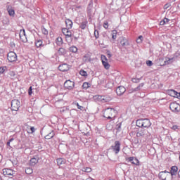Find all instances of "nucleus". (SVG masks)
Here are the masks:
<instances>
[{"mask_svg":"<svg viewBox=\"0 0 180 180\" xmlns=\"http://www.w3.org/2000/svg\"><path fill=\"white\" fill-rule=\"evenodd\" d=\"M43 34H49V31L46 28H42Z\"/></svg>","mask_w":180,"mask_h":180,"instance_id":"nucleus-46","label":"nucleus"},{"mask_svg":"<svg viewBox=\"0 0 180 180\" xmlns=\"http://www.w3.org/2000/svg\"><path fill=\"white\" fill-rule=\"evenodd\" d=\"M103 26L104 29H108L109 27V23L107 21H105V22H104Z\"/></svg>","mask_w":180,"mask_h":180,"instance_id":"nucleus-41","label":"nucleus"},{"mask_svg":"<svg viewBox=\"0 0 180 180\" xmlns=\"http://www.w3.org/2000/svg\"><path fill=\"white\" fill-rule=\"evenodd\" d=\"M9 143H12V141H13V138H11V139H9Z\"/></svg>","mask_w":180,"mask_h":180,"instance_id":"nucleus-56","label":"nucleus"},{"mask_svg":"<svg viewBox=\"0 0 180 180\" xmlns=\"http://www.w3.org/2000/svg\"><path fill=\"white\" fill-rule=\"evenodd\" d=\"M64 86L65 89L72 91V89H74V86H75V83L71 80H66L64 83Z\"/></svg>","mask_w":180,"mask_h":180,"instance_id":"nucleus-7","label":"nucleus"},{"mask_svg":"<svg viewBox=\"0 0 180 180\" xmlns=\"http://www.w3.org/2000/svg\"><path fill=\"white\" fill-rule=\"evenodd\" d=\"M62 32L63 33V34H65V36L66 37V39L72 37V34H71V32H70L68 28L62 29Z\"/></svg>","mask_w":180,"mask_h":180,"instance_id":"nucleus-18","label":"nucleus"},{"mask_svg":"<svg viewBox=\"0 0 180 180\" xmlns=\"http://www.w3.org/2000/svg\"><path fill=\"white\" fill-rule=\"evenodd\" d=\"M169 109L172 112H174V113H178V112H180V105L176 103V102L172 103L169 105Z\"/></svg>","mask_w":180,"mask_h":180,"instance_id":"nucleus-5","label":"nucleus"},{"mask_svg":"<svg viewBox=\"0 0 180 180\" xmlns=\"http://www.w3.org/2000/svg\"><path fill=\"white\" fill-rule=\"evenodd\" d=\"M171 61V59H169L168 60H165V64L161 65H167V64H169V62Z\"/></svg>","mask_w":180,"mask_h":180,"instance_id":"nucleus-49","label":"nucleus"},{"mask_svg":"<svg viewBox=\"0 0 180 180\" xmlns=\"http://www.w3.org/2000/svg\"><path fill=\"white\" fill-rule=\"evenodd\" d=\"M140 40H141L143 41V36H139V38Z\"/></svg>","mask_w":180,"mask_h":180,"instance_id":"nucleus-54","label":"nucleus"},{"mask_svg":"<svg viewBox=\"0 0 180 180\" xmlns=\"http://www.w3.org/2000/svg\"><path fill=\"white\" fill-rule=\"evenodd\" d=\"M19 108H20V101H19V100H16V99L12 100L11 110L18 112V110H19Z\"/></svg>","mask_w":180,"mask_h":180,"instance_id":"nucleus-4","label":"nucleus"},{"mask_svg":"<svg viewBox=\"0 0 180 180\" xmlns=\"http://www.w3.org/2000/svg\"><path fill=\"white\" fill-rule=\"evenodd\" d=\"M77 39H78V38H77V37H75V39L77 40Z\"/></svg>","mask_w":180,"mask_h":180,"instance_id":"nucleus-60","label":"nucleus"},{"mask_svg":"<svg viewBox=\"0 0 180 180\" xmlns=\"http://www.w3.org/2000/svg\"><path fill=\"white\" fill-rule=\"evenodd\" d=\"M107 56L108 58H110V57H112V55L110 54V53H107Z\"/></svg>","mask_w":180,"mask_h":180,"instance_id":"nucleus-53","label":"nucleus"},{"mask_svg":"<svg viewBox=\"0 0 180 180\" xmlns=\"http://www.w3.org/2000/svg\"><path fill=\"white\" fill-rule=\"evenodd\" d=\"M148 133V131H147L146 129H142L136 133V137H146Z\"/></svg>","mask_w":180,"mask_h":180,"instance_id":"nucleus-14","label":"nucleus"},{"mask_svg":"<svg viewBox=\"0 0 180 180\" xmlns=\"http://www.w3.org/2000/svg\"><path fill=\"white\" fill-rule=\"evenodd\" d=\"M77 108H78V109H81V108H82V106L77 104Z\"/></svg>","mask_w":180,"mask_h":180,"instance_id":"nucleus-57","label":"nucleus"},{"mask_svg":"<svg viewBox=\"0 0 180 180\" xmlns=\"http://www.w3.org/2000/svg\"><path fill=\"white\" fill-rule=\"evenodd\" d=\"M170 92H171V95H172L173 96H176V98L180 99V96L175 94V92H177V91H175L174 90H171Z\"/></svg>","mask_w":180,"mask_h":180,"instance_id":"nucleus-36","label":"nucleus"},{"mask_svg":"<svg viewBox=\"0 0 180 180\" xmlns=\"http://www.w3.org/2000/svg\"><path fill=\"white\" fill-rule=\"evenodd\" d=\"M136 126L138 127H143L145 129H148L151 126V122L150 120L146 119H139L136 120Z\"/></svg>","mask_w":180,"mask_h":180,"instance_id":"nucleus-2","label":"nucleus"},{"mask_svg":"<svg viewBox=\"0 0 180 180\" xmlns=\"http://www.w3.org/2000/svg\"><path fill=\"white\" fill-rule=\"evenodd\" d=\"M94 99H97V101H100V102H108L109 99H108V97L105 96H94Z\"/></svg>","mask_w":180,"mask_h":180,"instance_id":"nucleus-15","label":"nucleus"},{"mask_svg":"<svg viewBox=\"0 0 180 180\" xmlns=\"http://www.w3.org/2000/svg\"><path fill=\"white\" fill-rule=\"evenodd\" d=\"M117 34V31L113 30V31H112V38L114 40L116 39Z\"/></svg>","mask_w":180,"mask_h":180,"instance_id":"nucleus-38","label":"nucleus"},{"mask_svg":"<svg viewBox=\"0 0 180 180\" xmlns=\"http://www.w3.org/2000/svg\"><path fill=\"white\" fill-rule=\"evenodd\" d=\"M7 58L10 63L17 61L18 56L13 51H11L7 55Z\"/></svg>","mask_w":180,"mask_h":180,"instance_id":"nucleus-6","label":"nucleus"},{"mask_svg":"<svg viewBox=\"0 0 180 180\" xmlns=\"http://www.w3.org/2000/svg\"><path fill=\"white\" fill-rule=\"evenodd\" d=\"M20 39L23 43H26V41H27V37H26V34L20 37Z\"/></svg>","mask_w":180,"mask_h":180,"instance_id":"nucleus-34","label":"nucleus"},{"mask_svg":"<svg viewBox=\"0 0 180 180\" xmlns=\"http://www.w3.org/2000/svg\"><path fill=\"white\" fill-rule=\"evenodd\" d=\"M0 180H2V179L0 177Z\"/></svg>","mask_w":180,"mask_h":180,"instance_id":"nucleus-61","label":"nucleus"},{"mask_svg":"<svg viewBox=\"0 0 180 180\" xmlns=\"http://www.w3.org/2000/svg\"><path fill=\"white\" fill-rule=\"evenodd\" d=\"M169 6H171V4L167 3L164 6V9H168V8H169Z\"/></svg>","mask_w":180,"mask_h":180,"instance_id":"nucleus-48","label":"nucleus"},{"mask_svg":"<svg viewBox=\"0 0 180 180\" xmlns=\"http://www.w3.org/2000/svg\"><path fill=\"white\" fill-rule=\"evenodd\" d=\"M2 161V155L0 154V162Z\"/></svg>","mask_w":180,"mask_h":180,"instance_id":"nucleus-58","label":"nucleus"},{"mask_svg":"<svg viewBox=\"0 0 180 180\" xmlns=\"http://www.w3.org/2000/svg\"><path fill=\"white\" fill-rule=\"evenodd\" d=\"M70 51H71L72 53H77L78 51V48L72 46L70 48Z\"/></svg>","mask_w":180,"mask_h":180,"instance_id":"nucleus-33","label":"nucleus"},{"mask_svg":"<svg viewBox=\"0 0 180 180\" xmlns=\"http://www.w3.org/2000/svg\"><path fill=\"white\" fill-rule=\"evenodd\" d=\"M111 148L115 154H119V152L120 151V142L119 141H115V145L112 146Z\"/></svg>","mask_w":180,"mask_h":180,"instance_id":"nucleus-9","label":"nucleus"},{"mask_svg":"<svg viewBox=\"0 0 180 180\" xmlns=\"http://www.w3.org/2000/svg\"><path fill=\"white\" fill-rule=\"evenodd\" d=\"M55 134H55L54 131H51V132H50L49 134L45 136L46 140H50V139H53L54 137Z\"/></svg>","mask_w":180,"mask_h":180,"instance_id":"nucleus-21","label":"nucleus"},{"mask_svg":"<svg viewBox=\"0 0 180 180\" xmlns=\"http://www.w3.org/2000/svg\"><path fill=\"white\" fill-rule=\"evenodd\" d=\"M102 63L105 70H109V68H110V65H109V63L103 61L102 62Z\"/></svg>","mask_w":180,"mask_h":180,"instance_id":"nucleus-31","label":"nucleus"},{"mask_svg":"<svg viewBox=\"0 0 180 180\" xmlns=\"http://www.w3.org/2000/svg\"><path fill=\"white\" fill-rule=\"evenodd\" d=\"M126 92V88L123 86H120L116 89V94L118 95V96H122L123 94Z\"/></svg>","mask_w":180,"mask_h":180,"instance_id":"nucleus-11","label":"nucleus"},{"mask_svg":"<svg viewBox=\"0 0 180 180\" xmlns=\"http://www.w3.org/2000/svg\"><path fill=\"white\" fill-rule=\"evenodd\" d=\"M82 88L83 89H88V88H91V84L84 82L83 83Z\"/></svg>","mask_w":180,"mask_h":180,"instance_id":"nucleus-30","label":"nucleus"},{"mask_svg":"<svg viewBox=\"0 0 180 180\" xmlns=\"http://www.w3.org/2000/svg\"><path fill=\"white\" fill-rule=\"evenodd\" d=\"M146 64L148 67H151V65H153V62L151 60H147Z\"/></svg>","mask_w":180,"mask_h":180,"instance_id":"nucleus-47","label":"nucleus"},{"mask_svg":"<svg viewBox=\"0 0 180 180\" xmlns=\"http://www.w3.org/2000/svg\"><path fill=\"white\" fill-rule=\"evenodd\" d=\"M58 70L59 71H62L63 72L68 71V70H70V65H68V64L67 63H63L58 66Z\"/></svg>","mask_w":180,"mask_h":180,"instance_id":"nucleus-13","label":"nucleus"},{"mask_svg":"<svg viewBox=\"0 0 180 180\" xmlns=\"http://www.w3.org/2000/svg\"><path fill=\"white\" fill-rule=\"evenodd\" d=\"M32 86L30 87L29 90H28V94L29 95H32Z\"/></svg>","mask_w":180,"mask_h":180,"instance_id":"nucleus-50","label":"nucleus"},{"mask_svg":"<svg viewBox=\"0 0 180 180\" xmlns=\"http://www.w3.org/2000/svg\"><path fill=\"white\" fill-rule=\"evenodd\" d=\"M56 44H58V46H61V44H63V38L58 37L56 39Z\"/></svg>","mask_w":180,"mask_h":180,"instance_id":"nucleus-32","label":"nucleus"},{"mask_svg":"<svg viewBox=\"0 0 180 180\" xmlns=\"http://www.w3.org/2000/svg\"><path fill=\"white\" fill-rule=\"evenodd\" d=\"M7 146H8V147H11V142H9V141L7 142Z\"/></svg>","mask_w":180,"mask_h":180,"instance_id":"nucleus-55","label":"nucleus"},{"mask_svg":"<svg viewBox=\"0 0 180 180\" xmlns=\"http://www.w3.org/2000/svg\"><path fill=\"white\" fill-rule=\"evenodd\" d=\"M101 60H102V63H103V61L105 63H107L108 58H106V56L105 55H101Z\"/></svg>","mask_w":180,"mask_h":180,"instance_id":"nucleus-39","label":"nucleus"},{"mask_svg":"<svg viewBox=\"0 0 180 180\" xmlns=\"http://www.w3.org/2000/svg\"><path fill=\"white\" fill-rule=\"evenodd\" d=\"M169 22V20L168 18H164L160 22V26H164L165 23H168Z\"/></svg>","mask_w":180,"mask_h":180,"instance_id":"nucleus-27","label":"nucleus"},{"mask_svg":"<svg viewBox=\"0 0 180 180\" xmlns=\"http://www.w3.org/2000/svg\"><path fill=\"white\" fill-rule=\"evenodd\" d=\"M25 174H27V175H32V174H33V169L27 167L25 169Z\"/></svg>","mask_w":180,"mask_h":180,"instance_id":"nucleus-26","label":"nucleus"},{"mask_svg":"<svg viewBox=\"0 0 180 180\" xmlns=\"http://www.w3.org/2000/svg\"><path fill=\"white\" fill-rule=\"evenodd\" d=\"M57 164L58 165H63V164H65V159L62 158L57 159Z\"/></svg>","mask_w":180,"mask_h":180,"instance_id":"nucleus-23","label":"nucleus"},{"mask_svg":"<svg viewBox=\"0 0 180 180\" xmlns=\"http://www.w3.org/2000/svg\"><path fill=\"white\" fill-rule=\"evenodd\" d=\"M177 172H178V167L172 166V168H171V172H170V174L172 175V176L176 175Z\"/></svg>","mask_w":180,"mask_h":180,"instance_id":"nucleus-19","label":"nucleus"},{"mask_svg":"<svg viewBox=\"0 0 180 180\" xmlns=\"http://www.w3.org/2000/svg\"><path fill=\"white\" fill-rule=\"evenodd\" d=\"M159 179H160L161 180H171L172 179L171 173L167 170L163 171V172H160L159 173Z\"/></svg>","mask_w":180,"mask_h":180,"instance_id":"nucleus-3","label":"nucleus"},{"mask_svg":"<svg viewBox=\"0 0 180 180\" xmlns=\"http://www.w3.org/2000/svg\"><path fill=\"white\" fill-rule=\"evenodd\" d=\"M3 174L4 176H12L15 174V172L11 169H4Z\"/></svg>","mask_w":180,"mask_h":180,"instance_id":"nucleus-12","label":"nucleus"},{"mask_svg":"<svg viewBox=\"0 0 180 180\" xmlns=\"http://www.w3.org/2000/svg\"><path fill=\"white\" fill-rule=\"evenodd\" d=\"M65 23L68 29H71V27H72V21H71L70 20H66Z\"/></svg>","mask_w":180,"mask_h":180,"instance_id":"nucleus-25","label":"nucleus"},{"mask_svg":"<svg viewBox=\"0 0 180 180\" xmlns=\"http://www.w3.org/2000/svg\"><path fill=\"white\" fill-rule=\"evenodd\" d=\"M30 132H28L30 133V134H33V133H34V131H36V129H34V127H30Z\"/></svg>","mask_w":180,"mask_h":180,"instance_id":"nucleus-43","label":"nucleus"},{"mask_svg":"<svg viewBox=\"0 0 180 180\" xmlns=\"http://www.w3.org/2000/svg\"><path fill=\"white\" fill-rule=\"evenodd\" d=\"M126 161H128V162H131V164H132L133 165H140V161L139 160V159H137V158L135 157L126 158Z\"/></svg>","mask_w":180,"mask_h":180,"instance_id":"nucleus-8","label":"nucleus"},{"mask_svg":"<svg viewBox=\"0 0 180 180\" xmlns=\"http://www.w3.org/2000/svg\"><path fill=\"white\" fill-rule=\"evenodd\" d=\"M10 75H11V77H15V75H16L15 74V72L12 71L10 72Z\"/></svg>","mask_w":180,"mask_h":180,"instance_id":"nucleus-51","label":"nucleus"},{"mask_svg":"<svg viewBox=\"0 0 180 180\" xmlns=\"http://www.w3.org/2000/svg\"><path fill=\"white\" fill-rule=\"evenodd\" d=\"M79 74L82 77H88V73L85 70H80Z\"/></svg>","mask_w":180,"mask_h":180,"instance_id":"nucleus-35","label":"nucleus"},{"mask_svg":"<svg viewBox=\"0 0 180 180\" xmlns=\"http://www.w3.org/2000/svg\"><path fill=\"white\" fill-rule=\"evenodd\" d=\"M35 46L36 47H41V46H43V41H41V39L37 40L35 42Z\"/></svg>","mask_w":180,"mask_h":180,"instance_id":"nucleus-28","label":"nucleus"},{"mask_svg":"<svg viewBox=\"0 0 180 180\" xmlns=\"http://www.w3.org/2000/svg\"><path fill=\"white\" fill-rule=\"evenodd\" d=\"M117 112L115 108H107L104 110L103 117L105 119H115L116 117Z\"/></svg>","mask_w":180,"mask_h":180,"instance_id":"nucleus-1","label":"nucleus"},{"mask_svg":"<svg viewBox=\"0 0 180 180\" xmlns=\"http://www.w3.org/2000/svg\"><path fill=\"white\" fill-rule=\"evenodd\" d=\"M83 171L84 172H91V171H92V169H91L90 167H86Z\"/></svg>","mask_w":180,"mask_h":180,"instance_id":"nucleus-44","label":"nucleus"},{"mask_svg":"<svg viewBox=\"0 0 180 180\" xmlns=\"http://www.w3.org/2000/svg\"><path fill=\"white\" fill-rule=\"evenodd\" d=\"M83 60L85 61V63H91V53H86L83 57Z\"/></svg>","mask_w":180,"mask_h":180,"instance_id":"nucleus-20","label":"nucleus"},{"mask_svg":"<svg viewBox=\"0 0 180 180\" xmlns=\"http://www.w3.org/2000/svg\"><path fill=\"white\" fill-rule=\"evenodd\" d=\"M25 34H26V32H25V30H20V33H19L20 37H21L22 36H25Z\"/></svg>","mask_w":180,"mask_h":180,"instance_id":"nucleus-37","label":"nucleus"},{"mask_svg":"<svg viewBox=\"0 0 180 180\" xmlns=\"http://www.w3.org/2000/svg\"><path fill=\"white\" fill-rule=\"evenodd\" d=\"M37 162H39V156L35 155L32 158H31L30 161V165H31V167H34V165H36Z\"/></svg>","mask_w":180,"mask_h":180,"instance_id":"nucleus-17","label":"nucleus"},{"mask_svg":"<svg viewBox=\"0 0 180 180\" xmlns=\"http://www.w3.org/2000/svg\"><path fill=\"white\" fill-rule=\"evenodd\" d=\"M120 41V44H121L122 47H124V49H126V47H127L128 46H130V43H129V40H127V39H126L125 37H121L119 39Z\"/></svg>","mask_w":180,"mask_h":180,"instance_id":"nucleus-10","label":"nucleus"},{"mask_svg":"<svg viewBox=\"0 0 180 180\" xmlns=\"http://www.w3.org/2000/svg\"><path fill=\"white\" fill-rule=\"evenodd\" d=\"M6 9L10 16H15V8L12 6L7 5Z\"/></svg>","mask_w":180,"mask_h":180,"instance_id":"nucleus-16","label":"nucleus"},{"mask_svg":"<svg viewBox=\"0 0 180 180\" xmlns=\"http://www.w3.org/2000/svg\"><path fill=\"white\" fill-rule=\"evenodd\" d=\"M174 94H176V95H178L179 96H180V93L174 92Z\"/></svg>","mask_w":180,"mask_h":180,"instance_id":"nucleus-59","label":"nucleus"},{"mask_svg":"<svg viewBox=\"0 0 180 180\" xmlns=\"http://www.w3.org/2000/svg\"><path fill=\"white\" fill-rule=\"evenodd\" d=\"M94 36L96 39H99V32L98 30L94 31Z\"/></svg>","mask_w":180,"mask_h":180,"instance_id":"nucleus-42","label":"nucleus"},{"mask_svg":"<svg viewBox=\"0 0 180 180\" xmlns=\"http://www.w3.org/2000/svg\"><path fill=\"white\" fill-rule=\"evenodd\" d=\"M6 70V67H1L0 68V75L4 74V72H5Z\"/></svg>","mask_w":180,"mask_h":180,"instance_id":"nucleus-40","label":"nucleus"},{"mask_svg":"<svg viewBox=\"0 0 180 180\" xmlns=\"http://www.w3.org/2000/svg\"><path fill=\"white\" fill-rule=\"evenodd\" d=\"M88 24V21L84 20L80 24V28L81 29H85L86 27V25Z\"/></svg>","mask_w":180,"mask_h":180,"instance_id":"nucleus-29","label":"nucleus"},{"mask_svg":"<svg viewBox=\"0 0 180 180\" xmlns=\"http://www.w3.org/2000/svg\"><path fill=\"white\" fill-rule=\"evenodd\" d=\"M171 129L172 130H178L179 129V127L178 125H173Z\"/></svg>","mask_w":180,"mask_h":180,"instance_id":"nucleus-45","label":"nucleus"},{"mask_svg":"<svg viewBox=\"0 0 180 180\" xmlns=\"http://www.w3.org/2000/svg\"><path fill=\"white\" fill-rule=\"evenodd\" d=\"M58 53L60 56H65V54H67V51L64 48H60Z\"/></svg>","mask_w":180,"mask_h":180,"instance_id":"nucleus-24","label":"nucleus"},{"mask_svg":"<svg viewBox=\"0 0 180 180\" xmlns=\"http://www.w3.org/2000/svg\"><path fill=\"white\" fill-rule=\"evenodd\" d=\"M143 41L141 40V39H139V38H138L137 39H136V42L137 43H141Z\"/></svg>","mask_w":180,"mask_h":180,"instance_id":"nucleus-52","label":"nucleus"},{"mask_svg":"<svg viewBox=\"0 0 180 180\" xmlns=\"http://www.w3.org/2000/svg\"><path fill=\"white\" fill-rule=\"evenodd\" d=\"M143 86L144 83H141L136 88L132 89V91L131 92H137V91H140Z\"/></svg>","mask_w":180,"mask_h":180,"instance_id":"nucleus-22","label":"nucleus"}]
</instances>
